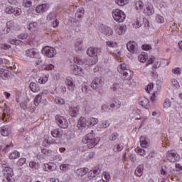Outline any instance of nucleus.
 Returning a JSON list of instances; mask_svg holds the SVG:
<instances>
[{"label": "nucleus", "instance_id": "nucleus-1", "mask_svg": "<svg viewBox=\"0 0 182 182\" xmlns=\"http://www.w3.org/2000/svg\"><path fill=\"white\" fill-rule=\"evenodd\" d=\"M87 54L88 56L92 58H95V60L93 61L90 59H85L82 58L81 57H75L74 58V63L75 65H80L83 66V65H86L87 66H92V65H95L97 62L98 56L103 55V50L99 48H93L90 47L87 50Z\"/></svg>", "mask_w": 182, "mask_h": 182}, {"label": "nucleus", "instance_id": "nucleus-2", "mask_svg": "<svg viewBox=\"0 0 182 182\" xmlns=\"http://www.w3.org/2000/svg\"><path fill=\"white\" fill-rule=\"evenodd\" d=\"M99 141H100V138L96 136V134L93 131L87 134L82 139V143H84V144H87V147L88 149H93Z\"/></svg>", "mask_w": 182, "mask_h": 182}, {"label": "nucleus", "instance_id": "nucleus-3", "mask_svg": "<svg viewBox=\"0 0 182 182\" xmlns=\"http://www.w3.org/2000/svg\"><path fill=\"white\" fill-rule=\"evenodd\" d=\"M117 70L121 75V77L123 80H132L133 73L127 68V65L124 63L120 64L118 66Z\"/></svg>", "mask_w": 182, "mask_h": 182}, {"label": "nucleus", "instance_id": "nucleus-4", "mask_svg": "<svg viewBox=\"0 0 182 182\" xmlns=\"http://www.w3.org/2000/svg\"><path fill=\"white\" fill-rule=\"evenodd\" d=\"M36 63V68L41 69V70H53V69H55V65L52 64L46 65V59L45 58L38 56V59Z\"/></svg>", "mask_w": 182, "mask_h": 182}, {"label": "nucleus", "instance_id": "nucleus-5", "mask_svg": "<svg viewBox=\"0 0 182 182\" xmlns=\"http://www.w3.org/2000/svg\"><path fill=\"white\" fill-rule=\"evenodd\" d=\"M105 85V81L102 77H96L92 82H91V87L98 93L102 92V89H103V86Z\"/></svg>", "mask_w": 182, "mask_h": 182}, {"label": "nucleus", "instance_id": "nucleus-6", "mask_svg": "<svg viewBox=\"0 0 182 182\" xmlns=\"http://www.w3.org/2000/svg\"><path fill=\"white\" fill-rule=\"evenodd\" d=\"M112 18L116 22H124L126 19V14L120 9H115L112 11Z\"/></svg>", "mask_w": 182, "mask_h": 182}, {"label": "nucleus", "instance_id": "nucleus-7", "mask_svg": "<svg viewBox=\"0 0 182 182\" xmlns=\"http://www.w3.org/2000/svg\"><path fill=\"white\" fill-rule=\"evenodd\" d=\"M55 122L61 129H68V127H69V122H68V119H66L65 117L56 115Z\"/></svg>", "mask_w": 182, "mask_h": 182}, {"label": "nucleus", "instance_id": "nucleus-8", "mask_svg": "<svg viewBox=\"0 0 182 182\" xmlns=\"http://www.w3.org/2000/svg\"><path fill=\"white\" fill-rule=\"evenodd\" d=\"M41 52L47 58H53L56 55V50L50 46H45Z\"/></svg>", "mask_w": 182, "mask_h": 182}, {"label": "nucleus", "instance_id": "nucleus-9", "mask_svg": "<svg viewBox=\"0 0 182 182\" xmlns=\"http://www.w3.org/2000/svg\"><path fill=\"white\" fill-rule=\"evenodd\" d=\"M4 176L9 182H14L15 179H14V169L11 167H5L4 169Z\"/></svg>", "mask_w": 182, "mask_h": 182}, {"label": "nucleus", "instance_id": "nucleus-10", "mask_svg": "<svg viewBox=\"0 0 182 182\" xmlns=\"http://www.w3.org/2000/svg\"><path fill=\"white\" fill-rule=\"evenodd\" d=\"M166 156L168 161L171 163H176V161H178V160H180V156L171 151H168Z\"/></svg>", "mask_w": 182, "mask_h": 182}, {"label": "nucleus", "instance_id": "nucleus-11", "mask_svg": "<svg viewBox=\"0 0 182 182\" xmlns=\"http://www.w3.org/2000/svg\"><path fill=\"white\" fill-rule=\"evenodd\" d=\"M26 56L31 59H38L39 58V52L35 50L33 48L28 49L26 51Z\"/></svg>", "mask_w": 182, "mask_h": 182}, {"label": "nucleus", "instance_id": "nucleus-12", "mask_svg": "<svg viewBox=\"0 0 182 182\" xmlns=\"http://www.w3.org/2000/svg\"><path fill=\"white\" fill-rule=\"evenodd\" d=\"M127 49L130 53H137V43L134 41H129L127 43Z\"/></svg>", "mask_w": 182, "mask_h": 182}, {"label": "nucleus", "instance_id": "nucleus-13", "mask_svg": "<svg viewBox=\"0 0 182 182\" xmlns=\"http://www.w3.org/2000/svg\"><path fill=\"white\" fill-rule=\"evenodd\" d=\"M49 9V5L48 4H40L36 8V12L37 14H43V12H46Z\"/></svg>", "mask_w": 182, "mask_h": 182}, {"label": "nucleus", "instance_id": "nucleus-14", "mask_svg": "<svg viewBox=\"0 0 182 182\" xmlns=\"http://www.w3.org/2000/svg\"><path fill=\"white\" fill-rule=\"evenodd\" d=\"M102 33L105 35V36H112L113 35V29L107 26H103Z\"/></svg>", "mask_w": 182, "mask_h": 182}, {"label": "nucleus", "instance_id": "nucleus-15", "mask_svg": "<svg viewBox=\"0 0 182 182\" xmlns=\"http://www.w3.org/2000/svg\"><path fill=\"white\" fill-rule=\"evenodd\" d=\"M78 127H89L88 120H86L85 117H80L77 122Z\"/></svg>", "mask_w": 182, "mask_h": 182}, {"label": "nucleus", "instance_id": "nucleus-16", "mask_svg": "<svg viewBox=\"0 0 182 182\" xmlns=\"http://www.w3.org/2000/svg\"><path fill=\"white\" fill-rule=\"evenodd\" d=\"M68 113L71 117H76L79 114V108L77 107H70Z\"/></svg>", "mask_w": 182, "mask_h": 182}, {"label": "nucleus", "instance_id": "nucleus-17", "mask_svg": "<svg viewBox=\"0 0 182 182\" xmlns=\"http://www.w3.org/2000/svg\"><path fill=\"white\" fill-rule=\"evenodd\" d=\"M126 31H127L126 26H117L115 28V32L117 35H123V33H126Z\"/></svg>", "mask_w": 182, "mask_h": 182}, {"label": "nucleus", "instance_id": "nucleus-18", "mask_svg": "<svg viewBox=\"0 0 182 182\" xmlns=\"http://www.w3.org/2000/svg\"><path fill=\"white\" fill-rule=\"evenodd\" d=\"M140 105L145 109H148V110H150L151 109V107H150V101H149V99L144 97L142 100L140 101Z\"/></svg>", "mask_w": 182, "mask_h": 182}, {"label": "nucleus", "instance_id": "nucleus-19", "mask_svg": "<svg viewBox=\"0 0 182 182\" xmlns=\"http://www.w3.org/2000/svg\"><path fill=\"white\" fill-rule=\"evenodd\" d=\"M51 135L55 139H60L62 138V136H63V134L59 129H55L51 131Z\"/></svg>", "mask_w": 182, "mask_h": 182}, {"label": "nucleus", "instance_id": "nucleus-20", "mask_svg": "<svg viewBox=\"0 0 182 182\" xmlns=\"http://www.w3.org/2000/svg\"><path fill=\"white\" fill-rule=\"evenodd\" d=\"M65 85L68 86L70 90L71 91L73 90L75 87V84L73 83V79H72V77H67L65 80Z\"/></svg>", "mask_w": 182, "mask_h": 182}, {"label": "nucleus", "instance_id": "nucleus-21", "mask_svg": "<svg viewBox=\"0 0 182 182\" xmlns=\"http://www.w3.org/2000/svg\"><path fill=\"white\" fill-rule=\"evenodd\" d=\"M45 171H53L56 170V165L53 163H50L44 165Z\"/></svg>", "mask_w": 182, "mask_h": 182}, {"label": "nucleus", "instance_id": "nucleus-22", "mask_svg": "<svg viewBox=\"0 0 182 182\" xmlns=\"http://www.w3.org/2000/svg\"><path fill=\"white\" fill-rule=\"evenodd\" d=\"M143 170H144V164L138 166L134 172L135 175H136L138 177H141V176H143Z\"/></svg>", "mask_w": 182, "mask_h": 182}, {"label": "nucleus", "instance_id": "nucleus-23", "mask_svg": "<svg viewBox=\"0 0 182 182\" xmlns=\"http://www.w3.org/2000/svg\"><path fill=\"white\" fill-rule=\"evenodd\" d=\"M30 90L33 92V93H37V92H39L41 90V87L38 85H36V82H31L29 85Z\"/></svg>", "mask_w": 182, "mask_h": 182}, {"label": "nucleus", "instance_id": "nucleus-24", "mask_svg": "<svg viewBox=\"0 0 182 182\" xmlns=\"http://www.w3.org/2000/svg\"><path fill=\"white\" fill-rule=\"evenodd\" d=\"M11 134V129L9 127H2L1 129V134L4 136H8Z\"/></svg>", "mask_w": 182, "mask_h": 182}, {"label": "nucleus", "instance_id": "nucleus-25", "mask_svg": "<svg viewBox=\"0 0 182 182\" xmlns=\"http://www.w3.org/2000/svg\"><path fill=\"white\" fill-rule=\"evenodd\" d=\"M71 70L74 75H79L82 72V67H79L77 65H71Z\"/></svg>", "mask_w": 182, "mask_h": 182}, {"label": "nucleus", "instance_id": "nucleus-26", "mask_svg": "<svg viewBox=\"0 0 182 182\" xmlns=\"http://www.w3.org/2000/svg\"><path fill=\"white\" fill-rule=\"evenodd\" d=\"M110 108L112 109V110H117V109H120L121 103L120 101L117 100L114 101L113 103L109 105Z\"/></svg>", "mask_w": 182, "mask_h": 182}, {"label": "nucleus", "instance_id": "nucleus-27", "mask_svg": "<svg viewBox=\"0 0 182 182\" xmlns=\"http://www.w3.org/2000/svg\"><path fill=\"white\" fill-rule=\"evenodd\" d=\"M83 15H85V9H83V8H80L77 10L75 17L80 19V18H82Z\"/></svg>", "mask_w": 182, "mask_h": 182}, {"label": "nucleus", "instance_id": "nucleus-28", "mask_svg": "<svg viewBox=\"0 0 182 182\" xmlns=\"http://www.w3.org/2000/svg\"><path fill=\"white\" fill-rule=\"evenodd\" d=\"M89 171V169L87 168H81L77 170L76 173L78 176L80 177H82V176H85L86 173Z\"/></svg>", "mask_w": 182, "mask_h": 182}, {"label": "nucleus", "instance_id": "nucleus-29", "mask_svg": "<svg viewBox=\"0 0 182 182\" xmlns=\"http://www.w3.org/2000/svg\"><path fill=\"white\" fill-rule=\"evenodd\" d=\"M124 147V144H123V143H119L114 146L113 151L115 153H117L119 151H122V150H123Z\"/></svg>", "mask_w": 182, "mask_h": 182}, {"label": "nucleus", "instance_id": "nucleus-30", "mask_svg": "<svg viewBox=\"0 0 182 182\" xmlns=\"http://www.w3.org/2000/svg\"><path fill=\"white\" fill-rule=\"evenodd\" d=\"M149 56L147 55V53H142L140 55H139L138 59L139 62H141V63H144V62L147 60Z\"/></svg>", "mask_w": 182, "mask_h": 182}, {"label": "nucleus", "instance_id": "nucleus-31", "mask_svg": "<svg viewBox=\"0 0 182 182\" xmlns=\"http://www.w3.org/2000/svg\"><path fill=\"white\" fill-rule=\"evenodd\" d=\"M70 169V164H63L60 166V170L61 171H63V173H66V171H68Z\"/></svg>", "mask_w": 182, "mask_h": 182}, {"label": "nucleus", "instance_id": "nucleus-32", "mask_svg": "<svg viewBox=\"0 0 182 182\" xmlns=\"http://www.w3.org/2000/svg\"><path fill=\"white\" fill-rule=\"evenodd\" d=\"M21 156V154L18 151H14L10 153L9 154V159H11L12 160H15V159H18Z\"/></svg>", "mask_w": 182, "mask_h": 182}, {"label": "nucleus", "instance_id": "nucleus-33", "mask_svg": "<svg viewBox=\"0 0 182 182\" xmlns=\"http://www.w3.org/2000/svg\"><path fill=\"white\" fill-rule=\"evenodd\" d=\"M97 123H99V119H97V118H90L88 119V127L95 126V124H97Z\"/></svg>", "mask_w": 182, "mask_h": 182}, {"label": "nucleus", "instance_id": "nucleus-34", "mask_svg": "<svg viewBox=\"0 0 182 182\" xmlns=\"http://www.w3.org/2000/svg\"><path fill=\"white\" fill-rule=\"evenodd\" d=\"M41 100H42V93H40L34 98L35 106H39V103H41Z\"/></svg>", "mask_w": 182, "mask_h": 182}, {"label": "nucleus", "instance_id": "nucleus-35", "mask_svg": "<svg viewBox=\"0 0 182 182\" xmlns=\"http://www.w3.org/2000/svg\"><path fill=\"white\" fill-rule=\"evenodd\" d=\"M140 143L142 147H147V146L149 145V143L147 142L145 136H141L140 137Z\"/></svg>", "mask_w": 182, "mask_h": 182}, {"label": "nucleus", "instance_id": "nucleus-36", "mask_svg": "<svg viewBox=\"0 0 182 182\" xmlns=\"http://www.w3.org/2000/svg\"><path fill=\"white\" fill-rule=\"evenodd\" d=\"M102 179L105 182H108L110 180V173L109 172H103Z\"/></svg>", "mask_w": 182, "mask_h": 182}, {"label": "nucleus", "instance_id": "nucleus-37", "mask_svg": "<svg viewBox=\"0 0 182 182\" xmlns=\"http://www.w3.org/2000/svg\"><path fill=\"white\" fill-rule=\"evenodd\" d=\"M115 3L119 6H124V5L129 4V0H115Z\"/></svg>", "mask_w": 182, "mask_h": 182}, {"label": "nucleus", "instance_id": "nucleus-38", "mask_svg": "<svg viewBox=\"0 0 182 182\" xmlns=\"http://www.w3.org/2000/svg\"><path fill=\"white\" fill-rule=\"evenodd\" d=\"M95 157V153L93 152H87L84 154L85 160H90Z\"/></svg>", "mask_w": 182, "mask_h": 182}, {"label": "nucleus", "instance_id": "nucleus-39", "mask_svg": "<svg viewBox=\"0 0 182 182\" xmlns=\"http://www.w3.org/2000/svg\"><path fill=\"white\" fill-rule=\"evenodd\" d=\"M146 14L147 15H153L154 14V8L152 5H149L146 7Z\"/></svg>", "mask_w": 182, "mask_h": 182}, {"label": "nucleus", "instance_id": "nucleus-40", "mask_svg": "<svg viewBox=\"0 0 182 182\" xmlns=\"http://www.w3.org/2000/svg\"><path fill=\"white\" fill-rule=\"evenodd\" d=\"M29 167L33 170H38V168H39V164L35 161H31L29 163Z\"/></svg>", "mask_w": 182, "mask_h": 182}, {"label": "nucleus", "instance_id": "nucleus-41", "mask_svg": "<svg viewBox=\"0 0 182 182\" xmlns=\"http://www.w3.org/2000/svg\"><path fill=\"white\" fill-rule=\"evenodd\" d=\"M0 77H2V79H4V77H8V70L0 68Z\"/></svg>", "mask_w": 182, "mask_h": 182}, {"label": "nucleus", "instance_id": "nucleus-42", "mask_svg": "<svg viewBox=\"0 0 182 182\" xmlns=\"http://www.w3.org/2000/svg\"><path fill=\"white\" fill-rule=\"evenodd\" d=\"M11 26H12V23L11 22H7L6 23V26L4 30V33H9V32H11Z\"/></svg>", "mask_w": 182, "mask_h": 182}, {"label": "nucleus", "instance_id": "nucleus-43", "mask_svg": "<svg viewBox=\"0 0 182 182\" xmlns=\"http://www.w3.org/2000/svg\"><path fill=\"white\" fill-rule=\"evenodd\" d=\"M143 8H144V4H143L141 2V1H139L136 4V9L137 11H141V9H143Z\"/></svg>", "mask_w": 182, "mask_h": 182}, {"label": "nucleus", "instance_id": "nucleus-44", "mask_svg": "<svg viewBox=\"0 0 182 182\" xmlns=\"http://www.w3.org/2000/svg\"><path fill=\"white\" fill-rule=\"evenodd\" d=\"M101 171H102V169H100V168L95 167L94 169L92 170L93 177H95V176H99Z\"/></svg>", "mask_w": 182, "mask_h": 182}, {"label": "nucleus", "instance_id": "nucleus-45", "mask_svg": "<svg viewBox=\"0 0 182 182\" xmlns=\"http://www.w3.org/2000/svg\"><path fill=\"white\" fill-rule=\"evenodd\" d=\"M100 127L102 129H107L110 126V122L109 121H104L100 124Z\"/></svg>", "mask_w": 182, "mask_h": 182}, {"label": "nucleus", "instance_id": "nucleus-46", "mask_svg": "<svg viewBox=\"0 0 182 182\" xmlns=\"http://www.w3.org/2000/svg\"><path fill=\"white\" fill-rule=\"evenodd\" d=\"M26 163V159L25 158H21L18 161H17V166L18 167H22V166H23V164H25Z\"/></svg>", "mask_w": 182, "mask_h": 182}, {"label": "nucleus", "instance_id": "nucleus-47", "mask_svg": "<svg viewBox=\"0 0 182 182\" xmlns=\"http://www.w3.org/2000/svg\"><path fill=\"white\" fill-rule=\"evenodd\" d=\"M135 151L136 153H139L140 156H144L146 154V151L140 147H136Z\"/></svg>", "mask_w": 182, "mask_h": 182}, {"label": "nucleus", "instance_id": "nucleus-48", "mask_svg": "<svg viewBox=\"0 0 182 182\" xmlns=\"http://www.w3.org/2000/svg\"><path fill=\"white\" fill-rule=\"evenodd\" d=\"M172 73H173V75H181V68L176 67L175 68L172 69Z\"/></svg>", "mask_w": 182, "mask_h": 182}, {"label": "nucleus", "instance_id": "nucleus-49", "mask_svg": "<svg viewBox=\"0 0 182 182\" xmlns=\"http://www.w3.org/2000/svg\"><path fill=\"white\" fill-rule=\"evenodd\" d=\"M118 137H119V134H117V132H114L110 135L109 140H111L112 141H114V140H117Z\"/></svg>", "mask_w": 182, "mask_h": 182}, {"label": "nucleus", "instance_id": "nucleus-50", "mask_svg": "<svg viewBox=\"0 0 182 182\" xmlns=\"http://www.w3.org/2000/svg\"><path fill=\"white\" fill-rule=\"evenodd\" d=\"M14 15H15V16H19V15H21L22 14V10H21V9H14V11H13Z\"/></svg>", "mask_w": 182, "mask_h": 182}, {"label": "nucleus", "instance_id": "nucleus-51", "mask_svg": "<svg viewBox=\"0 0 182 182\" xmlns=\"http://www.w3.org/2000/svg\"><path fill=\"white\" fill-rule=\"evenodd\" d=\"M23 4L26 8H31L32 6V0H24Z\"/></svg>", "mask_w": 182, "mask_h": 182}, {"label": "nucleus", "instance_id": "nucleus-52", "mask_svg": "<svg viewBox=\"0 0 182 182\" xmlns=\"http://www.w3.org/2000/svg\"><path fill=\"white\" fill-rule=\"evenodd\" d=\"M170 106H171V102H170L169 99H166L164 103V107L165 109H168V107H170Z\"/></svg>", "mask_w": 182, "mask_h": 182}, {"label": "nucleus", "instance_id": "nucleus-53", "mask_svg": "<svg viewBox=\"0 0 182 182\" xmlns=\"http://www.w3.org/2000/svg\"><path fill=\"white\" fill-rule=\"evenodd\" d=\"M106 43L109 48H116L117 46V43L113 41H107Z\"/></svg>", "mask_w": 182, "mask_h": 182}, {"label": "nucleus", "instance_id": "nucleus-54", "mask_svg": "<svg viewBox=\"0 0 182 182\" xmlns=\"http://www.w3.org/2000/svg\"><path fill=\"white\" fill-rule=\"evenodd\" d=\"M5 13L6 14H14V7L12 6H8L5 9Z\"/></svg>", "mask_w": 182, "mask_h": 182}, {"label": "nucleus", "instance_id": "nucleus-55", "mask_svg": "<svg viewBox=\"0 0 182 182\" xmlns=\"http://www.w3.org/2000/svg\"><path fill=\"white\" fill-rule=\"evenodd\" d=\"M36 25L37 23L33 22V23H31L28 26V29H29V31H35V28H36Z\"/></svg>", "mask_w": 182, "mask_h": 182}, {"label": "nucleus", "instance_id": "nucleus-56", "mask_svg": "<svg viewBox=\"0 0 182 182\" xmlns=\"http://www.w3.org/2000/svg\"><path fill=\"white\" fill-rule=\"evenodd\" d=\"M156 19L159 23H163L164 22V17L161 16V15H157Z\"/></svg>", "mask_w": 182, "mask_h": 182}, {"label": "nucleus", "instance_id": "nucleus-57", "mask_svg": "<svg viewBox=\"0 0 182 182\" xmlns=\"http://www.w3.org/2000/svg\"><path fill=\"white\" fill-rule=\"evenodd\" d=\"M133 26L135 28H140L141 26V21H140V19L137 18L136 23H134Z\"/></svg>", "mask_w": 182, "mask_h": 182}, {"label": "nucleus", "instance_id": "nucleus-58", "mask_svg": "<svg viewBox=\"0 0 182 182\" xmlns=\"http://www.w3.org/2000/svg\"><path fill=\"white\" fill-rule=\"evenodd\" d=\"M13 146L14 144H12V143H10V144L6 145V146L3 149V151L4 153L9 151V149H11V147H12Z\"/></svg>", "mask_w": 182, "mask_h": 182}, {"label": "nucleus", "instance_id": "nucleus-59", "mask_svg": "<svg viewBox=\"0 0 182 182\" xmlns=\"http://www.w3.org/2000/svg\"><path fill=\"white\" fill-rule=\"evenodd\" d=\"M48 19H49L50 21H52L53 19H56V14H55V13H50L48 16H47Z\"/></svg>", "mask_w": 182, "mask_h": 182}, {"label": "nucleus", "instance_id": "nucleus-60", "mask_svg": "<svg viewBox=\"0 0 182 182\" xmlns=\"http://www.w3.org/2000/svg\"><path fill=\"white\" fill-rule=\"evenodd\" d=\"M28 36H29L28 33H21L18 35V39H27Z\"/></svg>", "mask_w": 182, "mask_h": 182}, {"label": "nucleus", "instance_id": "nucleus-61", "mask_svg": "<svg viewBox=\"0 0 182 182\" xmlns=\"http://www.w3.org/2000/svg\"><path fill=\"white\" fill-rule=\"evenodd\" d=\"M48 82V77H40V79L38 80V82L41 83V85H44V83H46Z\"/></svg>", "mask_w": 182, "mask_h": 182}, {"label": "nucleus", "instance_id": "nucleus-62", "mask_svg": "<svg viewBox=\"0 0 182 182\" xmlns=\"http://www.w3.org/2000/svg\"><path fill=\"white\" fill-rule=\"evenodd\" d=\"M82 92H84V93H87V92H89V87L86 85V84L82 85Z\"/></svg>", "mask_w": 182, "mask_h": 182}, {"label": "nucleus", "instance_id": "nucleus-63", "mask_svg": "<svg viewBox=\"0 0 182 182\" xmlns=\"http://www.w3.org/2000/svg\"><path fill=\"white\" fill-rule=\"evenodd\" d=\"M141 48L144 50H150V49H151V46L149 45V44H144L141 47Z\"/></svg>", "mask_w": 182, "mask_h": 182}, {"label": "nucleus", "instance_id": "nucleus-64", "mask_svg": "<svg viewBox=\"0 0 182 182\" xmlns=\"http://www.w3.org/2000/svg\"><path fill=\"white\" fill-rule=\"evenodd\" d=\"M55 102L58 105H65V100L62 98H58Z\"/></svg>", "mask_w": 182, "mask_h": 182}]
</instances>
